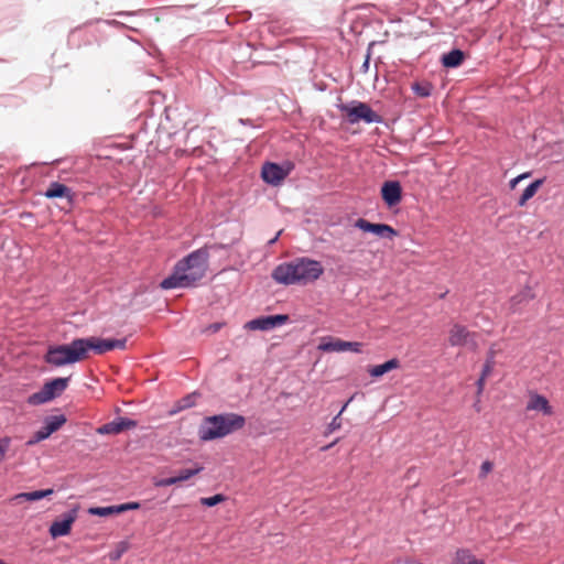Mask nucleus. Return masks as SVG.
Wrapping results in <instances>:
<instances>
[{
  "instance_id": "1",
  "label": "nucleus",
  "mask_w": 564,
  "mask_h": 564,
  "mask_svg": "<svg viewBox=\"0 0 564 564\" xmlns=\"http://www.w3.org/2000/svg\"><path fill=\"white\" fill-rule=\"evenodd\" d=\"M208 259L206 248L191 252L175 264L173 273L162 280L160 286L164 290L196 286L207 272Z\"/></svg>"
},
{
  "instance_id": "2",
  "label": "nucleus",
  "mask_w": 564,
  "mask_h": 564,
  "mask_svg": "<svg viewBox=\"0 0 564 564\" xmlns=\"http://www.w3.org/2000/svg\"><path fill=\"white\" fill-rule=\"evenodd\" d=\"M324 268L319 261L302 257L283 262L272 271V279L283 285H306L321 278Z\"/></svg>"
},
{
  "instance_id": "3",
  "label": "nucleus",
  "mask_w": 564,
  "mask_h": 564,
  "mask_svg": "<svg viewBox=\"0 0 564 564\" xmlns=\"http://www.w3.org/2000/svg\"><path fill=\"white\" fill-rule=\"evenodd\" d=\"M246 419L236 413L219 414L206 417L199 429V437L203 441H212L224 437L235 431L241 430Z\"/></svg>"
},
{
  "instance_id": "4",
  "label": "nucleus",
  "mask_w": 564,
  "mask_h": 564,
  "mask_svg": "<svg viewBox=\"0 0 564 564\" xmlns=\"http://www.w3.org/2000/svg\"><path fill=\"white\" fill-rule=\"evenodd\" d=\"M85 359V347L82 338H76L67 345L50 347L45 356L46 362L55 367L79 362Z\"/></svg>"
},
{
  "instance_id": "5",
  "label": "nucleus",
  "mask_w": 564,
  "mask_h": 564,
  "mask_svg": "<svg viewBox=\"0 0 564 564\" xmlns=\"http://www.w3.org/2000/svg\"><path fill=\"white\" fill-rule=\"evenodd\" d=\"M338 108L345 113L347 121L351 124L359 121H365L366 123H380L382 121L381 116L376 113L366 102L355 100L350 104H341Z\"/></svg>"
},
{
  "instance_id": "6",
  "label": "nucleus",
  "mask_w": 564,
  "mask_h": 564,
  "mask_svg": "<svg viewBox=\"0 0 564 564\" xmlns=\"http://www.w3.org/2000/svg\"><path fill=\"white\" fill-rule=\"evenodd\" d=\"M69 378H55L45 382L43 388L28 398L31 405H40L61 395L68 387Z\"/></svg>"
},
{
  "instance_id": "7",
  "label": "nucleus",
  "mask_w": 564,
  "mask_h": 564,
  "mask_svg": "<svg viewBox=\"0 0 564 564\" xmlns=\"http://www.w3.org/2000/svg\"><path fill=\"white\" fill-rule=\"evenodd\" d=\"M478 334L470 332L466 326L455 323L448 330V343L452 347H466L471 351L478 349Z\"/></svg>"
},
{
  "instance_id": "8",
  "label": "nucleus",
  "mask_w": 564,
  "mask_h": 564,
  "mask_svg": "<svg viewBox=\"0 0 564 564\" xmlns=\"http://www.w3.org/2000/svg\"><path fill=\"white\" fill-rule=\"evenodd\" d=\"M83 346L85 347V358H88V352L93 350L97 355H102L107 351L118 349H124L127 339H106L100 337H88L82 338Z\"/></svg>"
},
{
  "instance_id": "9",
  "label": "nucleus",
  "mask_w": 564,
  "mask_h": 564,
  "mask_svg": "<svg viewBox=\"0 0 564 564\" xmlns=\"http://www.w3.org/2000/svg\"><path fill=\"white\" fill-rule=\"evenodd\" d=\"M364 344L359 341H346L335 337H323L318 349L325 352H343L352 351L360 354L362 351Z\"/></svg>"
},
{
  "instance_id": "10",
  "label": "nucleus",
  "mask_w": 564,
  "mask_h": 564,
  "mask_svg": "<svg viewBox=\"0 0 564 564\" xmlns=\"http://www.w3.org/2000/svg\"><path fill=\"white\" fill-rule=\"evenodd\" d=\"M292 165L283 167L276 163L267 162L261 170L263 181L270 185L276 186L290 174Z\"/></svg>"
},
{
  "instance_id": "11",
  "label": "nucleus",
  "mask_w": 564,
  "mask_h": 564,
  "mask_svg": "<svg viewBox=\"0 0 564 564\" xmlns=\"http://www.w3.org/2000/svg\"><path fill=\"white\" fill-rule=\"evenodd\" d=\"M355 227L365 231L372 232L376 236L392 239L398 236V231L387 224H373L364 218L355 221Z\"/></svg>"
},
{
  "instance_id": "12",
  "label": "nucleus",
  "mask_w": 564,
  "mask_h": 564,
  "mask_svg": "<svg viewBox=\"0 0 564 564\" xmlns=\"http://www.w3.org/2000/svg\"><path fill=\"white\" fill-rule=\"evenodd\" d=\"M288 319V315L263 316L249 321L245 328L250 330H268L285 324Z\"/></svg>"
},
{
  "instance_id": "13",
  "label": "nucleus",
  "mask_w": 564,
  "mask_h": 564,
  "mask_svg": "<svg viewBox=\"0 0 564 564\" xmlns=\"http://www.w3.org/2000/svg\"><path fill=\"white\" fill-rule=\"evenodd\" d=\"M77 519V511L72 510L65 514L61 520H55L50 527V534L53 539L65 536L70 533L72 525Z\"/></svg>"
},
{
  "instance_id": "14",
  "label": "nucleus",
  "mask_w": 564,
  "mask_h": 564,
  "mask_svg": "<svg viewBox=\"0 0 564 564\" xmlns=\"http://www.w3.org/2000/svg\"><path fill=\"white\" fill-rule=\"evenodd\" d=\"M137 422L128 417H118L109 423H106L97 429V433L100 435L108 434H120L123 431L134 429Z\"/></svg>"
},
{
  "instance_id": "15",
  "label": "nucleus",
  "mask_w": 564,
  "mask_h": 564,
  "mask_svg": "<svg viewBox=\"0 0 564 564\" xmlns=\"http://www.w3.org/2000/svg\"><path fill=\"white\" fill-rule=\"evenodd\" d=\"M381 196L389 207L399 204L402 198V188L400 183L397 181L384 182L381 187Z\"/></svg>"
},
{
  "instance_id": "16",
  "label": "nucleus",
  "mask_w": 564,
  "mask_h": 564,
  "mask_svg": "<svg viewBox=\"0 0 564 564\" xmlns=\"http://www.w3.org/2000/svg\"><path fill=\"white\" fill-rule=\"evenodd\" d=\"M527 411H539L544 415H552L553 408L551 406L549 400L536 392H531L529 395V401L525 406Z\"/></svg>"
},
{
  "instance_id": "17",
  "label": "nucleus",
  "mask_w": 564,
  "mask_h": 564,
  "mask_svg": "<svg viewBox=\"0 0 564 564\" xmlns=\"http://www.w3.org/2000/svg\"><path fill=\"white\" fill-rule=\"evenodd\" d=\"M44 196L47 198L65 197L67 198L68 203H72L73 200L70 188L58 182L51 183L45 191Z\"/></svg>"
},
{
  "instance_id": "18",
  "label": "nucleus",
  "mask_w": 564,
  "mask_h": 564,
  "mask_svg": "<svg viewBox=\"0 0 564 564\" xmlns=\"http://www.w3.org/2000/svg\"><path fill=\"white\" fill-rule=\"evenodd\" d=\"M399 367H400V361L397 358H393V359L386 361L384 364L371 367L368 370V372L371 377L378 378L391 370L398 369Z\"/></svg>"
},
{
  "instance_id": "19",
  "label": "nucleus",
  "mask_w": 564,
  "mask_h": 564,
  "mask_svg": "<svg viewBox=\"0 0 564 564\" xmlns=\"http://www.w3.org/2000/svg\"><path fill=\"white\" fill-rule=\"evenodd\" d=\"M494 365H495V361H494V354L491 352L490 354V357L486 360L484 367H482V370H481V375L479 377V379L477 380V394L480 395L485 389V384H486V379L491 375L492 370H494Z\"/></svg>"
},
{
  "instance_id": "20",
  "label": "nucleus",
  "mask_w": 564,
  "mask_h": 564,
  "mask_svg": "<svg viewBox=\"0 0 564 564\" xmlns=\"http://www.w3.org/2000/svg\"><path fill=\"white\" fill-rule=\"evenodd\" d=\"M452 564H485V562L476 558L469 550L459 549L456 551Z\"/></svg>"
},
{
  "instance_id": "21",
  "label": "nucleus",
  "mask_w": 564,
  "mask_h": 564,
  "mask_svg": "<svg viewBox=\"0 0 564 564\" xmlns=\"http://www.w3.org/2000/svg\"><path fill=\"white\" fill-rule=\"evenodd\" d=\"M533 297H534V293H533L532 289L527 286L511 297V300H510L511 308L513 310V312H516L519 305L528 303Z\"/></svg>"
},
{
  "instance_id": "22",
  "label": "nucleus",
  "mask_w": 564,
  "mask_h": 564,
  "mask_svg": "<svg viewBox=\"0 0 564 564\" xmlns=\"http://www.w3.org/2000/svg\"><path fill=\"white\" fill-rule=\"evenodd\" d=\"M465 58L464 53L460 50H453L447 54H444L442 57V63L445 67H457L459 66Z\"/></svg>"
},
{
  "instance_id": "23",
  "label": "nucleus",
  "mask_w": 564,
  "mask_h": 564,
  "mask_svg": "<svg viewBox=\"0 0 564 564\" xmlns=\"http://www.w3.org/2000/svg\"><path fill=\"white\" fill-rule=\"evenodd\" d=\"M54 492L53 489H44V490H35L31 492H22L18 494L13 497V500L21 501V500H28V501H36L42 498L48 497Z\"/></svg>"
},
{
  "instance_id": "24",
  "label": "nucleus",
  "mask_w": 564,
  "mask_h": 564,
  "mask_svg": "<svg viewBox=\"0 0 564 564\" xmlns=\"http://www.w3.org/2000/svg\"><path fill=\"white\" fill-rule=\"evenodd\" d=\"M543 182H544V180L540 178V180H535L533 183H531L523 191L522 195L520 196V198L518 200V205L524 206L527 204V202L535 195L538 189L542 186Z\"/></svg>"
},
{
  "instance_id": "25",
  "label": "nucleus",
  "mask_w": 564,
  "mask_h": 564,
  "mask_svg": "<svg viewBox=\"0 0 564 564\" xmlns=\"http://www.w3.org/2000/svg\"><path fill=\"white\" fill-rule=\"evenodd\" d=\"M65 423L66 417L65 415L61 414L47 417L44 425L48 433L53 434L54 432L58 431Z\"/></svg>"
},
{
  "instance_id": "26",
  "label": "nucleus",
  "mask_w": 564,
  "mask_h": 564,
  "mask_svg": "<svg viewBox=\"0 0 564 564\" xmlns=\"http://www.w3.org/2000/svg\"><path fill=\"white\" fill-rule=\"evenodd\" d=\"M89 513L94 516L107 517L110 514H118V506L110 507H95L89 509Z\"/></svg>"
},
{
  "instance_id": "27",
  "label": "nucleus",
  "mask_w": 564,
  "mask_h": 564,
  "mask_svg": "<svg viewBox=\"0 0 564 564\" xmlns=\"http://www.w3.org/2000/svg\"><path fill=\"white\" fill-rule=\"evenodd\" d=\"M203 470L202 466H197L195 468H186L178 473L176 477L177 482L188 480L193 476L199 474Z\"/></svg>"
},
{
  "instance_id": "28",
  "label": "nucleus",
  "mask_w": 564,
  "mask_h": 564,
  "mask_svg": "<svg viewBox=\"0 0 564 564\" xmlns=\"http://www.w3.org/2000/svg\"><path fill=\"white\" fill-rule=\"evenodd\" d=\"M51 433H48V431L45 429V425L42 426L39 431H36L34 433V435L32 436V438H30L28 442H26V445L29 446H32L43 440H46L47 437H50Z\"/></svg>"
},
{
  "instance_id": "29",
  "label": "nucleus",
  "mask_w": 564,
  "mask_h": 564,
  "mask_svg": "<svg viewBox=\"0 0 564 564\" xmlns=\"http://www.w3.org/2000/svg\"><path fill=\"white\" fill-rule=\"evenodd\" d=\"M226 500V497L221 494H217L215 496H212V497H204V498H200V503L203 506H206V507H214L223 501Z\"/></svg>"
},
{
  "instance_id": "30",
  "label": "nucleus",
  "mask_w": 564,
  "mask_h": 564,
  "mask_svg": "<svg viewBox=\"0 0 564 564\" xmlns=\"http://www.w3.org/2000/svg\"><path fill=\"white\" fill-rule=\"evenodd\" d=\"M11 440L9 437H3L0 440V463L4 460L6 454L10 447Z\"/></svg>"
},
{
  "instance_id": "31",
  "label": "nucleus",
  "mask_w": 564,
  "mask_h": 564,
  "mask_svg": "<svg viewBox=\"0 0 564 564\" xmlns=\"http://www.w3.org/2000/svg\"><path fill=\"white\" fill-rule=\"evenodd\" d=\"M340 416H341V415H338V414H337V415L332 420V422H330V423L328 424V426H327V432H326V434L333 433V432H335V431H337V430H339V429L341 427V420H340Z\"/></svg>"
},
{
  "instance_id": "32",
  "label": "nucleus",
  "mask_w": 564,
  "mask_h": 564,
  "mask_svg": "<svg viewBox=\"0 0 564 564\" xmlns=\"http://www.w3.org/2000/svg\"><path fill=\"white\" fill-rule=\"evenodd\" d=\"M153 484L155 487H167L177 484V480L176 477L174 476L164 479H155Z\"/></svg>"
},
{
  "instance_id": "33",
  "label": "nucleus",
  "mask_w": 564,
  "mask_h": 564,
  "mask_svg": "<svg viewBox=\"0 0 564 564\" xmlns=\"http://www.w3.org/2000/svg\"><path fill=\"white\" fill-rule=\"evenodd\" d=\"M492 468L494 464L489 460H485L480 466L479 478H486Z\"/></svg>"
},
{
  "instance_id": "34",
  "label": "nucleus",
  "mask_w": 564,
  "mask_h": 564,
  "mask_svg": "<svg viewBox=\"0 0 564 564\" xmlns=\"http://www.w3.org/2000/svg\"><path fill=\"white\" fill-rule=\"evenodd\" d=\"M140 508V503L137 502V501H131V502H127V503H122V505H119L118 506V512L119 513H122L124 511H128V510H137Z\"/></svg>"
},
{
  "instance_id": "35",
  "label": "nucleus",
  "mask_w": 564,
  "mask_h": 564,
  "mask_svg": "<svg viewBox=\"0 0 564 564\" xmlns=\"http://www.w3.org/2000/svg\"><path fill=\"white\" fill-rule=\"evenodd\" d=\"M195 395H187L186 398H184L181 402H182V405H181V409H185V408H189L194 404V402L192 401L194 399Z\"/></svg>"
},
{
  "instance_id": "36",
  "label": "nucleus",
  "mask_w": 564,
  "mask_h": 564,
  "mask_svg": "<svg viewBox=\"0 0 564 564\" xmlns=\"http://www.w3.org/2000/svg\"><path fill=\"white\" fill-rule=\"evenodd\" d=\"M224 324L221 323H214L212 325H209L207 328H206V332H209V333H217L218 330H220V328L223 327Z\"/></svg>"
},
{
  "instance_id": "37",
  "label": "nucleus",
  "mask_w": 564,
  "mask_h": 564,
  "mask_svg": "<svg viewBox=\"0 0 564 564\" xmlns=\"http://www.w3.org/2000/svg\"><path fill=\"white\" fill-rule=\"evenodd\" d=\"M520 181H522V176H517V177L512 178V180L510 181V187H511V189H513Z\"/></svg>"
},
{
  "instance_id": "38",
  "label": "nucleus",
  "mask_w": 564,
  "mask_h": 564,
  "mask_svg": "<svg viewBox=\"0 0 564 564\" xmlns=\"http://www.w3.org/2000/svg\"><path fill=\"white\" fill-rule=\"evenodd\" d=\"M415 90L417 91V94H419L420 96H423V97H425V96H429V95H430L429 90L421 89L419 86H416V87H415Z\"/></svg>"
},
{
  "instance_id": "39",
  "label": "nucleus",
  "mask_w": 564,
  "mask_h": 564,
  "mask_svg": "<svg viewBox=\"0 0 564 564\" xmlns=\"http://www.w3.org/2000/svg\"><path fill=\"white\" fill-rule=\"evenodd\" d=\"M338 442V438L335 440L333 443L328 444V445H325L323 446L321 449L322 451H328L329 448H332L336 443Z\"/></svg>"
},
{
  "instance_id": "40",
  "label": "nucleus",
  "mask_w": 564,
  "mask_h": 564,
  "mask_svg": "<svg viewBox=\"0 0 564 564\" xmlns=\"http://www.w3.org/2000/svg\"><path fill=\"white\" fill-rule=\"evenodd\" d=\"M398 564H422V563L413 561V560H404V561L399 562Z\"/></svg>"
},
{
  "instance_id": "41",
  "label": "nucleus",
  "mask_w": 564,
  "mask_h": 564,
  "mask_svg": "<svg viewBox=\"0 0 564 564\" xmlns=\"http://www.w3.org/2000/svg\"><path fill=\"white\" fill-rule=\"evenodd\" d=\"M352 400V398H350L344 405L343 408L340 409L338 415H341L344 413V411L347 409L348 404L350 403V401Z\"/></svg>"
},
{
  "instance_id": "42",
  "label": "nucleus",
  "mask_w": 564,
  "mask_h": 564,
  "mask_svg": "<svg viewBox=\"0 0 564 564\" xmlns=\"http://www.w3.org/2000/svg\"><path fill=\"white\" fill-rule=\"evenodd\" d=\"M281 232H282V231L280 230V231L275 235V237H274V238H272V239L269 241V243H270V245L274 243V242L279 239V237H280Z\"/></svg>"
},
{
  "instance_id": "43",
  "label": "nucleus",
  "mask_w": 564,
  "mask_h": 564,
  "mask_svg": "<svg viewBox=\"0 0 564 564\" xmlns=\"http://www.w3.org/2000/svg\"><path fill=\"white\" fill-rule=\"evenodd\" d=\"M519 176H522V180L527 178L530 176V173L527 172V173H523V174H520Z\"/></svg>"
},
{
  "instance_id": "44",
  "label": "nucleus",
  "mask_w": 564,
  "mask_h": 564,
  "mask_svg": "<svg viewBox=\"0 0 564 564\" xmlns=\"http://www.w3.org/2000/svg\"><path fill=\"white\" fill-rule=\"evenodd\" d=\"M120 557V553H115V558Z\"/></svg>"
},
{
  "instance_id": "45",
  "label": "nucleus",
  "mask_w": 564,
  "mask_h": 564,
  "mask_svg": "<svg viewBox=\"0 0 564 564\" xmlns=\"http://www.w3.org/2000/svg\"><path fill=\"white\" fill-rule=\"evenodd\" d=\"M120 557V553H115V558Z\"/></svg>"
}]
</instances>
